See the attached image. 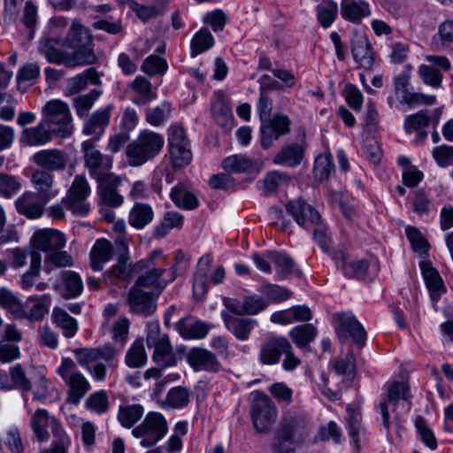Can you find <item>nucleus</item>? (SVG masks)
I'll return each instance as SVG.
<instances>
[{
    "label": "nucleus",
    "mask_w": 453,
    "mask_h": 453,
    "mask_svg": "<svg viewBox=\"0 0 453 453\" xmlns=\"http://www.w3.org/2000/svg\"><path fill=\"white\" fill-rule=\"evenodd\" d=\"M129 319L119 318L112 326V338L122 343L121 348H116L111 344H105L99 348L76 349L74 357L81 366L85 368L97 381H104L107 368L117 366L116 358L120 353L127 338L129 331Z\"/></svg>",
    "instance_id": "nucleus-1"
},
{
    "label": "nucleus",
    "mask_w": 453,
    "mask_h": 453,
    "mask_svg": "<svg viewBox=\"0 0 453 453\" xmlns=\"http://www.w3.org/2000/svg\"><path fill=\"white\" fill-rule=\"evenodd\" d=\"M166 260L160 250H153L150 256L133 264L134 274H138L136 286L154 288L160 292L176 279L175 267L165 269L162 263Z\"/></svg>",
    "instance_id": "nucleus-2"
},
{
    "label": "nucleus",
    "mask_w": 453,
    "mask_h": 453,
    "mask_svg": "<svg viewBox=\"0 0 453 453\" xmlns=\"http://www.w3.org/2000/svg\"><path fill=\"white\" fill-rule=\"evenodd\" d=\"M386 396L379 405V411L381 417V425L386 429L388 435L390 434V429L393 426L396 434H400L401 424L399 414L396 413L392 421H390L389 407L395 408L402 401L403 406L409 411L411 403L410 388L404 382L391 381L385 385Z\"/></svg>",
    "instance_id": "nucleus-3"
},
{
    "label": "nucleus",
    "mask_w": 453,
    "mask_h": 453,
    "mask_svg": "<svg viewBox=\"0 0 453 453\" xmlns=\"http://www.w3.org/2000/svg\"><path fill=\"white\" fill-rule=\"evenodd\" d=\"M165 143L164 137L153 131L145 129L139 133L126 150L128 164L140 166L159 154Z\"/></svg>",
    "instance_id": "nucleus-4"
},
{
    "label": "nucleus",
    "mask_w": 453,
    "mask_h": 453,
    "mask_svg": "<svg viewBox=\"0 0 453 453\" xmlns=\"http://www.w3.org/2000/svg\"><path fill=\"white\" fill-rule=\"evenodd\" d=\"M42 114V120L52 134L61 138L72 134L73 118L66 103L58 99L50 100L44 105Z\"/></svg>",
    "instance_id": "nucleus-5"
},
{
    "label": "nucleus",
    "mask_w": 453,
    "mask_h": 453,
    "mask_svg": "<svg viewBox=\"0 0 453 453\" xmlns=\"http://www.w3.org/2000/svg\"><path fill=\"white\" fill-rule=\"evenodd\" d=\"M165 416L158 411H149L140 424L132 429V435L140 440L142 448H150L160 441L168 433Z\"/></svg>",
    "instance_id": "nucleus-6"
},
{
    "label": "nucleus",
    "mask_w": 453,
    "mask_h": 453,
    "mask_svg": "<svg viewBox=\"0 0 453 453\" xmlns=\"http://www.w3.org/2000/svg\"><path fill=\"white\" fill-rule=\"evenodd\" d=\"M146 343L149 348H153L152 360L161 368L174 366L177 359L173 348L167 334L160 335L158 323L148 324Z\"/></svg>",
    "instance_id": "nucleus-7"
},
{
    "label": "nucleus",
    "mask_w": 453,
    "mask_h": 453,
    "mask_svg": "<svg viewBox=\"0 0 453 453\" xmlns=\"http://www.w3.org/2000/svg\"><path fill=\"white\" fill-rule=\"evenodd\" d=\"M250 415L254 428L258 433L267 434L277 420L278 411L266 394L257 391L251 403Z\"/></svg>",
    "instance_id": "nucleus-8"
},
{
    "label": "nucleus",
    "mask_w": 453,
    "mask_h": 453,
    "mask_svg": "<svg viewBox=\"0 0 453 453\" xmlns=\"http://www.w3.org/2000/svg\"><path fill=\"white\" fill-rule=\"evenodd\" d=\"M57 372L68 386V398L73 403H78L90 389L88 380L78 370L73 359L69 357L62 358Z\"/></svg>",
    "instance_id": "nucleus-9"
},
{
    "label": "nucleus",
    "mask_w": 453,
    "mask_h": 453,
    "mask_svg": "<svg viewBox=\"0 0 453 453\" xmlns=\"http://www.w3.org/2000/svg\"><path fill=\"white\" fill-rule=\"evenodd\" d=\"M395 99L402 105L414 108L419 105H432L435 103V96H428L411 91V76L408 72H402L394 78Z\"/></svg>",
    "instance_id": "nucleus-10"
},
{
    "label": "nucleus",
    "mask_w": 453,
    "mask_h": 453,
    "mask_svg": "<svg viewBox=\"0 0 453 453\" xmlns=\"http://www.w3.org/2000/svg\"><path fill=\"white\" fill-rule=\"evenodd\" d=\"M81 151L84 165L91 178L97 180L111 173L112 160L111 157L102 154L96 148L94 140L84 141L81 143Z\"/></svg>",
    "instance_id": "nucleus-11"
},
{
    "label": "nucleus",
    "mask_w": 453,
    "mask_h": 453,
    "mask_svg": "<svg viewBox=\"0 0 453 453\" xmlns=\"http://www.w3.org/2000/svg\"><path fill=\"white\" fill-rule=\"evenodd\" d=\"M334 319L337 322L335 331L342 343H344L350 337L360 348L365 345L366 331L352 313H335Z\"/></svg>",
    "instance_id": "nucleus-12"
},
{
    "label": "nucleus",
    "mask_w": 453,
    "mask_h": 453,
    "mask_svg": "<svg viewBox=\"0 0 453 453\" xmlns=\"http://www.w3.org/2000/svg\"><path fill=\"white\" fill-rule=\"evenodd\" d=\"M91 44L92 35L90 30L79 21L73 20L70 27V32L65 39L64 45L73 49V54L80 53V57L84 58V56L89 53L92 58L88 65H92L96 61V57L91 48Z\"/></svg>",
    "instance_id": "nucleus-13"
},
{
    "label": "nucleus",
    "mask_w": 453,
    "mask_h": 453,
    "mask_svg": "<svg viewBox=\"0 0 453 453\" xmlns=\"http://www.w3.org/2000/svg\"><path fill=\"white\" fill-rule=\"evenodd\" d=\"M55 43V41L51 38H43L40 41L39 50L50 63L64 64L67 67L88 65L92 58L89 53L84 56V58L80 57V53L70 55L65 51L57 49Z\"/></svg>",
    "instance_id": "nucleus-14"
},
{
    "label": "nucleus",
    "mask_w": 453,
    "mask_h": 453,
    "mask_svg": "<svg viewBox=\"0 0 453 453\" xmlns=\"http://www.w3.org/2000/svg\"><path fill=\"white\" fill-rule=\"evenodd\" d=\"M89 193L90 188L86 178L82 175H77L71 185L67 196L63 200V203L74 214L86 215L89 211V204L86 202Z\"/></svg>",
    "instance_id": "nucleus-15"
},
{
    "label": "nucleus",
    "mask_w": 453,
    "mask_h": 453,
    "mask_svg": "<svg viewBox=\"0 0 453 453\" xmlns=\"http://www.w3.org/2000/svg\"><path fill=\"white\" fill-rule=\"evenodd\" d=\"M99 205L119 207L124 203V196L119 193V187L122 183L119 176L111 173L96 180Z\"/></svg>",
    "instance_id": "nucleus-16"
},
{
    "label": "nucleus",
    "mask_w": 453,
    "mask_h": 453,
    "mask_svg": "<svg viewBox=\"0 0 453 453\" xmlns=\"http://www.w3.org/2000/svg\"><path fill=\"white\" fill-rule=\"evenodd\" d=\"M31 427L35 433L37 440L41 442L46 441L50 438V434L46 428L51 429L54 439H59L60 442L66 441L68 436L59 422L54 418L50 417L46 410L38 409L31 419Z\"/></svg>",
    "instance_id": "nucleus-17"
},
{
    "label": "nucleus",
    "mask_w": 453,
    "mask_h": 453,
    "mask_svg": "<svg viewBox=\"0 0 453 453\" xmlns=\"http://www.w3.org/2000/svg\"><path fill=\"white\" fill-rule=\"evenodd\" d=\"M290 119L285 114H274L273 117L261 122V146L263 149L270 148L274 141L290 132Z\"/></svg>",
    "instance_id": "nucleus-18"
},
{
    "label": "nucleus",
    "mask_w": 453,
    "mask_h": 453,
    "mask_svg": "<svg viewBox=\"0 0 453 453\" xmlns=\"http://www.w3.org/2000/svg\"><path fill=\"white\" fill-rule=\"evenodd\" d=\"M288 349H289V341L286 337L272 335L261 343L258 360L264 365H276Z\"/></svg>",
    "instance_id": "nucleus-19"
},
{
    "label": "nucleus",
    "mask_w": 453,
    "mask_h": 453,
    "mask_svg": "<svg viewBox=\"0 0 453 453\" xmlns=\"http://www.w3.org/2000/svg\"><path fill=\"white\" fill-rule=\"evenodd\" d=\"M276 430L301 445L308 435L307 420L302 414L287 412L281 418Z\"/></svg>",
    "instance_id": "nucleus-20"
},
{
    "label": "nucleus",
    "mask_w": 453,
    "mask_h": 453,
    "mask_svg": "<svg viewBox=\"0 0 453 453\" xmlns=\"http://www.w3.org/2000/svg\"><path fill=\"white\" fill-rule=\"evenodd\" d=\"M186 360L195 372H218L221 368L216 355L201 347L191 348L186 354Z\"/></svg>",
    "instance_id": "nucleus-21"
},
{
    "label": "nucleus",
    "mask_w": 453,
    "mask_h": 453,
    "mask_svg": "<svg viewBox=\"0 0 453 453\" xmlns=\"http://www.w3.org/2000/svg\"><path fill=\"white\" fill-rule=\"evenodd\" d=\"M31 242L37 250L50 254L65 246V235L55 229L44 228L34 233Z\"/></svg>",
    "instance_id": "nucleus-22"
},
{
    "label": "nucleus",
    "mask_w": 453,
    "mask_h": 453,
    "mask_svg": "<svg viewBox=\"0 0 453 453\" xmlns=\"http://www.w3.org/2000/svg\"><path fill=\"white\" fill-rule=\"evenodd\" d=\"M113 109L114 106L110 104L94 111L89 117L87 116L84 119L82 133L93 136V140H99L110 124Z\"/></svg>",
    "instance_id": "nucleus-23"
},
{
    "label": "nucleus",
    "mask_w": 453,
    "mask_h": 453,
    "mask_svg": "<svg viewBox=\"0 0 453 453\" xmlns=\"http://www.w3.org/2000/svg\"><path fill=\"white\" fill-rule=\"evenodd\" d=\"M33 160L38 166L50 171L64 170L68 162L66 154L58 149L40 150L33 156Z\"/></svg>",
    "instance_id": "nucleus-24"
},
{
    "label": "nucleus",
    "mask_w": 453,
    "mask_h": 453,
    "mask_svg": "<svg viewBox=\"0 0 453 453\" xmlns=\"http://www.w3.org/2000/svg\"><path fill=\"white\" fill-rule=\"evenodd\" d=\"M141 286H134L129 290L127 303L134 313L149 316L154 312L156 305L153 303L151 295L140 288Z\"/></svg>",
    "instance_id": "nucleus-25"
},
{
    "label": "nucleus",
    "mask_w": 453,
    "mask_h": 453,
    "mask_svg": "<svg viewBox=\"0 0 453 453\" xmlns=\"http://www.w3.org/2000/svg\"><path fill=\"white\" fill-rule=\"evenodd\" d=\"M221 317L226 329L239 341L248 340L252 329L257 325L255 319L238 318L226 311H221Z\"/></svg>",
    "instance_id": "nucleus-26"
},
{
    "label": "nucleus",
    "mask_w": 453,
    "mask_h": 453,
    "mask_svg": "<svg viewBox=\"0 0 453 453\" xmlns=\"http://www.w3.org/2000/svg\"><path fill=\"white\" fill-rule=\"evenodd\" d=\"M212 325L201 320H194L187 316L178 321L176 330L184 339H203L209 334Z\"/></svg>",
    "instance_id": "nucleus-27"
},
{
    "label": "nucleus",
    "mask_w": 453,
    "mask_h": 453,
    "mask_svg": "<svg viewBox=\"0 0 453 453\" xmlns=\"http://www.w3.org/2000/svg\"><path fill=\"white\" fill-rule=\"evenodd\" d=\"M422 275L429 290L430 297L434 303L438 302L441 295L446 292V287L438 271L431 266L430 264L420 263Z\"/></svg>",
    "instance_id": "nucleus-28"
},
{
    "label": "nucleus",
    "mask_w": 453,
    "mask_h": 453,
    "mask_svg": "<svg viewBox=\"0 0 453 453\" xmlns=\"http://www.w3.org/2000/svg\"><path fill=\"white\" fill-rule=\"evenodd\" d=\"M43 203L40 202L38 195L33 192H25L15 202L19 213L28 219H38L43 213Z\"/></svg>",
    "instance_id": "nucleus-29"
},
{
    "label": "nucleus",
    "mask_w": 453,
    "mask_h": 453,
    "mask_svg": "<svg viewBox=\"0 0 453 453\" xmlns=\"http://www.w3.org/2000/svg\"><path fill=\"white\" fill-rule=\"evenodd\" d=\"M305 148L299 143L284 145L274 156L273 162L275 165L296 167L299 165L304 157Z\"/></svg>",
    "instance_id": "nucleus-30"
},
{
    "label": "nucleus",
    "mask_w": 453,
    "mask_h": 453,
    "mask_svg": "<svg viewBox=\"0 0 453 453\" xmlns=\"http://www.w3.org/2000/svg\"><path fill=\"white\" fill-rule=\"evenodd\" d=\"M341 14L344 19L358 23L371 15V10L368 3L363 0H342Z\"/></svg>",
    "instance_id": "nucleus-31"
},
{
    "label": "nucleus",
    "mask_w": 453,
    "mask_h": 453,
    "mask_svg": "<svg viewBox=\"0 0 453 453\" xmlns=\"http://www.w3.org/2000/svg\"><path fill=\"white\" fill-rule=\"evenodd\" d=\"M113 256V247L108 240L101 238L96 241L90 250V266L94 271H101L104 265Z\"/></svg>",
    "instance_id": "nucleus-32"
},
{
    "label": "nucleus",
    "mask_w": 453,
    "mask_h": 453,
    "mask_svg": "<svg viewBox=\"0 0 453 453\" xmlns=\"http://www.w3.org/2000/svg\"><path fill=\"white\" fill-rule=\"evenodd\" d=\"M51 303L50 295L31 296L26 301L27 319L31 321H40L49 313Z\"/></svg>",
    "instance_id": "nucleus-33"
},
{
    "label": "nucleus",
    "mask_w": 453,
    "mask_h": 453,
    "mask_svg": "<svg viewBox=\"0 0 453 453\" xmlns=\"http://www.w3.org/2000/svg\"><path fill=\"white\" fill-rule=\"evenodd\" d=\"M51 138L52 134L41 119L35 127L22 131L20 142L28 146H41L49 142Z\"/></svg>",
    "instance_id": "nucleus-34"
},
{
    "label": "nucleus",
    "mask_w": 453,
    "mask_h": 453,
    "mask_svg": "<svg viewBox=\"0 0 453 453\" xmlns=\"http://www.w3.org/2000/svg\"><path fill=\"white\" fill-rule=\"evenodd\" d=\"M211 264V255H204L199 259L193 282V291L196 298H202L207 292V275Z\"/></svg>",
    "instance_id": "nucleus-35"
},
{
    "label": "nucleus",
    "mask_w": 453,
    "mask_h": 453,
    "mask_svg": "<svg viewBox=\"0 0 453 453\" xmlns=\"http://www.w3.org/2000/svg\"><path fill=\"white\" fill-rule=\"evenodd\" d=\"M354 59L364 68H371L373 64L372 45L365 35L357 36L352 42Z\"/></svg>",
    "instance_id": "nucleus-36"
},
{
    "label": "nucleus",
    "mask_w": 453,
    "mask_h": 453,
    "mask_svg": "<svg viewBox=\"0 0 453 453\" xmlns=\"http://www.w3.org/2000/svg\"><path fill=\"white\" fill-rule=\"evenodd\" d=\"M154 218L151 206L144 203H135L128 214V223L135 229H142L149 225Z\"/></svg>",
    "instance_id": "nucleus-37"
},
{
    "label": "nucleus",
    "mask_w": 453,
    "mask_h": 453,
    "mask_svg": "<svg viewBox=\"0 0 453 453\" xmlns=\"http://www.w3.org/2000/svg\"><path fill=\"white\" fill-rule=\"evenodd\" d=\"M99 84L100 79L97 72L94 68H88L81 73L69 78L66 82V92L69 95H74L83 90L88 83Z\"/></svg>",
    "instance_id": "nucleus-38"
},
{
    "label": "nucleus",
    "mask_w": 453,
    "mask_h": 453,
    "mask_svg": "<svg viewBox=\"0 0 453 453\" xmlns=\"http://www.w3.org/2000/svg\"><path fill=\"white\" fill-rule=\"evenodd\" d=\"M144 414V407L140 403L122 404L119 407L118 420L125 428H134Z\"/></svg>",
    "instance_id": "nucleus-39"
},
{
    "label": "nucleus",
    "mask_w": 453,
    "mask_h": 453,
    "mask_svg": "<svg viewBox=\"0 0 453 453\" xmlns=\"http://www.w3.org/2000/svg\"><path fill=\"white\" fill-rule=\"evenodd\" d=\"M51 319L61 330L66 338H73L78 331L77 320L71 317L67 311L62 308L55 307L52 311Z\"/></svg>",
    "instance_id": "nucleus-40"
},
{
    "label": "nucleus",
    "mask_w": 453,
    "mask_h": 453,
    "mask_svg": "<svg viewBox=\"0 0 453 453\" xmlns=\"http://www.w3.org/2000/svg\"><path fill=\"white\" fill-rule=\"evenodd\" d=\"M215 40L211 33L206 27L200 28L195 33L190 41V56L195 58L214 46Z\"/></svg>",
    "instance_id": "nucleus-41"
},
{
    "label": "nucleus",
    "mask_w": 453,
    "mask_h": 453,
    "mask_svg": "<svg viewBox=\"0 0 453 453\" xmlns=\"http://www.w3.org/2000/svg\"><path fill=\"white\" fill-rule=\"evenodd\" d=\"M190 401V391L182 386H177L172 388L161 403L163 408L169 409H181L189 403Z\"/></svg>",
    "instance_id": "nucleus-42"
},
{
    "label": "nucleus",
    "mask_w": 453,
    "mask_h": 453,
    "mask_svg": "<svg viewBox=\"0 0 453 453\" xmlns=\"http://www.w3.org/2000/svg\"><path fill=\"white\" fill-rule=\"evenodd\" d=\"M273 265L275 267L278 280H283L294 273L296 263L289 255L273 250Z\"/></svg>",
    "instance_id": "nucleus-43"
},
{
    "label": "nucleus",
    "mask_w": 453,
    "mask_h": 453,
    "mask_svg": "<svg viewBox=\"0 0 453 453\" xmlns=\"http://www.w3.org/2000/svg\"><path fill=\"white\" fill-rule=\"evenodd\" d=\"M173 203L181 209L193 210L198 206L196 196L183 185H176L170 193Z\"/></svg>",
    "instance_id": "nucleus-44"
},
{
    "label": "nucleus",
    "mask_w": 453,
    "mask_h": 453,
    "mask_svg": "<svg viewBox=\"0 0 453 453\" xmlns=\"http://www.w3.org/2000/svg\"><path fill=\"white\" fill-rule=\"evenodd\" d=\"M288 335L298 348L303 349L315 339L317 329L311 324H304L293 327Z\"/></svg>",
    "instance_id": "nucleus-45"
},
{
    "label": "nucleus",
    "mask_w": 453,
    "mask_h": 453,
    "mask_svg": "<svg viewBox=\"0 0 453 453\" xmlns=\"http://www.w3.org/2000/svg\"><path fill=\"white\" fill-rule=\"evenodd\" d=\"M125 363L128 367L139 368L147 363V353L142 339H136L127 350L125 357Z\"/></svg>",
    "instance_id": "nucleus-46"
},
{
    "label": "nucleus",
    "mask_w": 453,
    "mask_h": 453,
    "mask_svg": "<svg viewBox=\"0 0 453 453\" xmlns=\"http://www.w3.org/2000/svg\"><path fill=\"white\" fill-rule=\"evenodd\" d=\"M101 94L100 90L92 89L87 94L75 96L73 99V106L77 116L81 119L86 118Z\"/></svg>",
    "instance_id": "nucleus-47"
},
{
    "label": "nucleus",
    "mask_w": 453,
    "mask_h": 453,
    "mask_svg": "<svg viewBox=\"0 0 453 453\" xmlns=\"http://www.w3.org/2000/svg\"><path fill=\"white\" fill-rule=\"evenodd\" d=\"M318 21L324 28H328L338 16V5L333 0H323L316 7Z\"/></svg>",
    "instance_id": "nucleus-48"
},
{
    "label": "nucleus",
    "mask_w": 453,
    "mask_h": 453,
    "mask_svg": "<svg viewBox=\"0 0 453 453\" xmlns=\"http://www.w3.org/2000/svg\"><path fill=\"white\" fill-rule=\"evenodd\" d=\"M31 181L42 197L48 201L56 196V192L48 194L53 185V175L45 170H36L33 173Z\"/></svg>",
    "instance_id": "nucleus-49"
},
{
    "label": "nucleus",
    "mask_w": 453,
    "mask_h": 453,
    "mask_svg": "<svg viewBox=\"0 0 453 453\" xmlns=\"http://www.w3.org/2000/svg\"><path fill=\"white\" fill-rule=\"evenodd\" d=\"M183 217L176 211L166 212L161 222L154 228V235L157 238L165 237L171 230L181 228Z\"/></svg>",
    "instance_id": "nucleus-50"
},
{
    "label": "nucleus",
    "mask_w": 453,
    "mask_h": 453,
    "mask_svg": "<svg viewBox=\"0 0 453 453\" xmlns=\"http://www.w3.org/2000/svg\"><path fill=\"white\" fill-rule=\"evenodd\" d=\"M73 262L72 256L66 251L56 250L45 256L43 270L45 273H50L56 268L72 266Z\"/></svg>",
    "instance_id": "nucleus-51"
},
{
    "label": "nucleus",
    "mask_w": 453,
    "mask_h": 453,
    "mask_svg": "<svg viewBox=\"0 0 453 453\" xmlns=\"http://www.w3.org/2000/svg\"><path fill=\"white\" fill-rule=\"evenodd\" d=\"M85 405L88 411L98 415L106 413L110 408V401L107 392L101 389L92 393L87 398Z\"/></svg>",
    "instance_id": "nucleus-52"
},
{
    "label": "nucleus",
    "mask_w": 453,
    "mask_h": 453,
    "mask_svg": "<svg viewBox=\"0 0 453 453\" xmlns=\"http://www.w3.org/2000/svg\"><path fill=\"white\" fill-rule=\"evenodd\" d=\"M223 168L232 173H248L254 168V163L244 155H233L224 159Z\"/></svg>",
    "instance_id": "nucleus-53"
},
{
    "label": "nucleus",
    "mask_w": 453,
    "mask_h": 453,
    "mask_svg": "<svg viewBox=\"0 0 453 453\" xmlns=\"http://www.w3.org/2000/svg\"><path fill=\"white\" fill-rule=\"evenodd\" d=\"M291 181V177L282 172L273 171L268 173L264 179V188L267 194L277 192L285 188Z\"/></svg>",
    "instance_id": "nucleus-54"
},
{
    "label": "nucleus",
    "mask_w": 453,
    "mask_h": 453,
    "mask_svg": "<svg viewBox=\"0 0 453 453\" xmlns=\"http://www.w3.org/2000/svg\"><path fill=\"white\" fill-rule=\"evenodd\" d=\"M171 112V104L167 102H163L157 107L148 109L145 119L151 126L158 127L170 119Z\"/></svg>",
    "instance_id": "nucleus-55"
},
{
    "label": "nucleus",
    "mask_w": 453,
    "mask_h": 453,
    "mask_svg": "<svg viewBox=\"0 0 453 453\" xmlns=\"http://www.w3.org/2000/svg\"><path fill=\"white\" fill-rule=\"evenodd\" d=\"M334 369L339 375L346 376L352 380L356 372V357L352 350L349 351L345 357H339L334 360Z\"/></svg>",
    "instance_id": "nucleus-56"
},
{
    "label": "nucleus",
    "mask_w": 453,
    "mask_h": 453,
    "mask_svg": "<svg viewBox=\"0 0 453 453\" xmlns=\"http://www.w3.org/2000/svg\"><path fill=\"white\" fill-rule=\"evenodd\" d=\"M29 269L22 275L21 287L25 289L34 285L35 280L40 275L42 268V256L38 251H32Z\"/></svg>",
    "instance_id": "nucleus-57"
},
{
    "label": "nucleus",
    "mask_w": 453,
    "mask_h": 453,
    "mask_svg": "<svg viewBox=\"0 0 453 453\" xmlns=\"http://www.w3.org/2000/svg\"><path fill=\"white\" fill-rule=\"evenodd\" d=\"M61 277L65 283V297L74 298L81 294L83 284L78 273L73 271H65L61 273Z\"/></svg>",
    "instance_id": "nucleus-58"
},
{
    "label": "nucleus",
    "mask_w": 453,
    "mask_h": 453,
    "mask_svg": "<svg viewBox=\"0 0 453 453\" xmlns=\"http://www.w3.org/2000/svg\"><path fill=\"white\" fill-rule=\"evenodd\" d=\"M167 62L157 55L147 57L141 65V70L149 76L164 74L167 70Z\"/></svg>",
    "instance_id": "nucleus-59"
},
{
    "label": "nucleus",
    "mask_w": 453,
    "mask_h": 453,
    "mask_svg": "<svg viewBox=\"0 0 453 453\" xmlns=\"http://www.w3.org/2000/svg\"><path fill=\"white\" fill-rule=\"evenodd\" d=\"M300 444L281 432L276 430L271 449L273 453H295Z\"/></svg>",
    "instance_id": "nucleus-60"
},
{
    "label": "nucleus",
    "mask_w": 453,
    "mask_h": 453,
    "mask_svg": "<svg viewBox=\"0 0 453 453\" xmlns=\"http://www.w3.org/2000/svg\"><path fill=\"white\" fill-rule=\"evenodd\" d=\"M334 171V165L330 155H319L314 162L313 173L315 178L320 181L328 179Z\"/></svg>",
    "instance_id": "nucleus-61"
},
{
    "label": "nucleus",
    "mask_w": 453,
    "mask_h": 453,
    "mask_svg": "<svg viewBox=\"0 0 453 453\" xmlns=\"http://www.w3.org/2000/svg\"><path fill=\"white\" fill-rule=\"evenodd\" d=\"M170 158L173 169H181L188 165L192 160L189 147L169 148Z\"/></svg>",
    "instance_id": "nucleus-62"
},
{
    "label": "nucleus",
    "mask_w": 453,
    "mask_h": 453,
    "mask_svg": "<svg viewBox=\"0 0 453 453\" xmlns=\"http://www.w3.org/2000/svg\"><path fill=\"white\" fill-rule=\"evenodd\" d=\"M405 233L412 250L420 255H426L428 252V242L418 228L408 226Z\"/></svg>",
    "instance_id": "nucleus-63"
},
{
    "label": "nucleus",
    "mask_w": 453,
    "mask_h": 453,
    "mask_svg": "<svg viewBox=\"0 0 453 453\" xmlns=\"http://www.w3.org/2000/svg\"><path fill=\"white\" fill-rule=\"evenodd\" d=\"M418 73L426 85L434 88L441 87L442 74L434 67L427 65H420L418 68Z\"/></svg>",
    "instance_id": "nucleus-64"
}]
</instances>
